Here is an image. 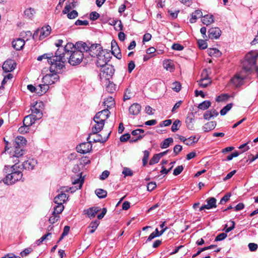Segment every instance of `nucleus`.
I'll return each instance as SVG.
<instances>
[{
	"instance_id": "obj_1",
	"label": "nucleus",
	"mask_w": 258,
	"mask_h": 258,
	"mask_svg": "<svg viewBox=\"0 0 258 258\" xmlns=\"http://www.w3.org/2000/svg\"><path fill=\"white\" fill-rule=\"evenodd\" d=\"M62 39L58 40L55 43L56 47H58L53 55L52 52L44 53L39 56L37 59L38 61H42L43 59H46L48 63L51 64V70H54L57 69L56 71L59 70L62 67H64V46Z\"/></svg>"
},
{
	"instance_id": "obj_2",
	"label": "nucleus",
	"mask_w": 258,
	"mask_h": 258,
	"mask_svg": "<svg viewBox=\"0 0 258 258\" xmlns=\"http://www.w3.org/2000/svg\"><path fill=\"white\" fill-rule=\"evenodd\" d=\"M83 43L79 41L75 44L72 43H68L66 44V54L69 56V62L72 66H76L80 64L83 60L85 50H83L79 47L78 44Z\"/></svg>"
},
{
	"instance_id": "obj_3",
	"label": "nucleus",
	"mask_w": 258,
	"mask_h": 258,
	"mask_svg": "<svg viewBox=\"0 0 258 258\" xmlns=\"http://www.w3.org/2000/svg\"><path fill=\"white\" fill-rule=\"evenodd\" d=\"M26 140L23 137H18L13 143V146L11 147L9 154L11 158H19L24 154L23 149L26 145Z\"/></svg>"
},
{
	"instance_id": "obj_4",
	"label": "nucleus",
	"mask_w": 258,
	"mask_h": 258,
	"mask_svg": "<svg viewBox=\"0 0 258 258\" xmlns=\"http://www.w3.org/2000/svg\"><path fill=\"white\" fill-rule=\"evenodd\" d=\"M258 54L253 53H248L245 57L244 60L242 62V70L240 71L241 73L246 74L247 76L252 71V69L255 64Z\"/></svg>"
},
{
	"instance_id": "obj_5",
	"label": "nucleus",
	"mask_w": 258,
	"mask_h": 258,
	"mask_svg": "<svg viewBox=\"0 0 258 258\" xmlns=\"http://www.w3.org/2000/svg\"><path fill=\"white\" fill-rule=\"evenodd\" d=\"M80 164L75 165L72 169L73 172L75 173H78L77 175V177L76 178H74L72 180V184L74 185V186L72 187H66V192L70 191L71 193L74 192L78 189H81L82 185L84 182V179L82 177V173L80 172L81 170V168L80 167Z\"/></svg>"
},
{
	"instance_id": "obj_6",
	"label": "nucleus",
	"mask_w": 258,
	"mask_h": 258,
	"mask_svg": "<svg viewBox=\"0 0 258 258\" xmlns=\"http://www.w3.org/2000/svg\"><path fill=\"white\" fill-rule=\"evenodd\" d=\"M16 164L11 167V173L8 174L6 177L4 178L3 182L5 184L7 185H11L19 180H21L22 181H23L22 178L23 174L22 172L20 171H16Z\"/></svg>"
},
{
	"instance_id": "obj_7",
	"label": "nucleus",
	"mask_w": 258,
	"mask_h": 258,
	"mask_svg": "<svg viewBox=\"0 0 258 258\" xmlns=\"http://www.w3.org/2000/svg\"><path fill=\"white\" fill-rule=\"evenodd\" d=\"M79 48L83 50H85V52H88L89 55L92 57H96L98 54L100 53L101 51H103L101 46L99 44H93L90 46L87 44L86 42H83L78 44Z\"/></svg>"
},
{
	"instance_id": "obj_8",
	"label": "nucleus",
	"mask_w": 258,
	"mask_h": 258,
	"mask_svg": "<svg viewBox=\"0 0 258 258\" xmlns=\"http://www.w3.org/2000/svg\"><path fill=\"white\" fill-rule=\"evenodd\" d=\"M48 64L51 66L50 63ZM63 68V67H62L59 70L57 71V69H54V70H51V66H50L49 73L46 74L43 76L42 78V82L43 83H46L49 86L57 82L59 80V76L57 74L62 72Z\"/></svg>"
},
{
	"instance_id": "obj_9",
	"label": "nucleus",
	"mask_w": 258,
	"mask_h": 258,
	"mask_svg": "<svg viewBox=\"0 0 258 258\" xmlns=\"http://www.w3.org/2000/svg\"><path fill=\"white\" fill-rule=\"evenodd\" d=\"M54 202L57 205L54 208L53 215H58L62 212L64 207L63 204L64 203V194H60L56 196L54 199Z\"/></svg>"
},
{
	"instance_id": "obj_10",
	"label": "nucleus",
	"mask_w": 258,
	"mask_h": 258,
	"mask_svg": "<svg viewBox=\"0 0 258 258\" xmlns=\"http://www.w3.org/2000/svg\"><path fill=\"white\" fill-rule=\"evenodd\" d=\"M96 65L98 67H102L107 64L111 58L110 54L106 50L101 51L96 56Z\"/></svg>"
},
{
	"instance_id": "obj_11",
	"label": "nucleus",
	"mask_w": 258,
	"mask_h": 258,
	"mask_svg": "<svg viewBox=\"0 0 258 258\" xmlns=\"http://www.w3.org/2000/svg\"><path fill=\"white\" fill-rule=\"evenodd\" d=\"M51 27L47 25L46 26L43 27L41 29H38L33 34V38L35 39L39 33V39L42 40L48 36L51 32Z\"/></svg>"
},
{
	"instance_id": "obj_12",
	"label": "nucleus",
	"mask_w": 258,
	"mask_h": 258,
	"mask_svg": "<svg viewBox=\"0 0 258 258\" xmlns=\"http://www.w3.org/2000/svg\"><path fill=\"white\" fill-rule=\"evenodd\" d=\"M41 103L35 102V103L31 106V113L33 117L35 118V119L39 120L42 117V112L41 108Z\"/></svg>"
},
{
	"instance_id": "obj_13",
	"label": "nucleus",
	"mask_w": 258,
	"mask_h": 258,
	"mask_svg": "<svg viewBox=\"0 0 258 258\" xmlns=\"http://www.w3.org/2000/svg\"><path fill=\"white\" fill-rule=\"evenodd\" d=\"M110 134V132L108 133L106 136L102 137L100 134H99L98 133H93L92 132V133L89 135L87 140H88L89 139H90L91 140V141L94 143H104L108 140Z\"/></svg>"
},
{
	"instance_id": "obj_14",
	"label": "nucleus",
	"mask_w": 258,
	"mask_h": 258,
	"mask_svg": "<svg viewBox=\"0 0 258 258\" xmlns=\"http://www.w3.org/2000/svg\"><path fill=\"white\" fill-rule=\"evenodd\" d=\"M101 68L102 75L106 79L109 80L114 74V69L112 66L106 64Z\"/></svg>"
},
{
	"instance_id": "obj_15",
	"label": "nucleus",
	"mask_w": 258,
	"mask_h": 258,
	"mask_svg": "<svg viewBox=\"0 0 258 258\" xmlns=\"http://www.w3.org/2000/svg\"><path fill=\"white\" fill-rule=\"evenodd\" d=\"M246 77V74H244L239 72L231 79V82L235 87H237L243 84V80Z\"/></svg>"
},
{
	"instance_id": "obj_16",
	"label": "nucleus",
	"mask_w": 258,
	"mask_h": 258,
	"mask_svg": "<svg viewBox=\"0 0 258 258\" xmlns=\"http://www.w3.org/2000/svg\"><path fill=\"white\" fill-rule=\"evenodd\" d=\"M91 141L88 142H84L80 144L76 147L78 152L82 154H86L89 152L92 149Z\"/></svg>"
},
{
	"instance_id": "obj_17",
	"label": "nucleus",
	"mask_w": 258,
	"mask_h": 258,
	"mask_svg": "<svg viewBox=\"0 0 258 258\" xmlns=\"http://www.w3.org/2000/svg\"><path fill=\"white\" fill-rule=\"evenodd\" d=\"M15 67L16 63L13 59L7 60L3 65V69L6 73L12 72L15 69Z\"/></svg>"
},
{
	"instance_id": "obj_18",
	"label": "nucleus",
	"mask_w": 258,
	"mask_h": 258,
	"mask_svg": "<svg viewBox=\"0 0 258 258\" xmlns=\"http://www.w3.org/2000/svg\"><path fill=\"white\" fill-rule=\"evenodd\" d=\"M94 124H92V132L93 133H98L102 130L105 122L97 120L95 117H94Z\"/></svg>"
},
{
	"instance_id": "obj_19",
	"label": "nucleus",
	"mask_w": 258,
	"mask_h": 258,
	"mask_svg": "<svg viewBox=\"0 0 258 258\" xmlns=\"http://www.w3.org/2000/svg\"><path fill=\"white\" fill-rule=\"evenodd\" d=\"M110 112L107 109H104L101 111L98 112L94 116L96 119H98L104 122L109 116Z\"/></svg>"
},
{
	"instance_id": "obj_20",
	"label": "nucleus",
	"mask_w": 258,
	"mask_h": 258,
	"mask_svg": "<svg viewBox=\"0 0 258 258\" xmlns=\"http://www.w3.org/2000/svg\"><path fill=\"white\" fill-rule=\"evenodd\" d=\"M101 209L98 207H94L90 208L86 210H84L85 214L87 215V216L90 218L95 217L96 214L100 211Z\"/></svg>"
},
{
	"instance_id": "obj_21",
	"label": "nucleus",
	"mask_w": 258,
	"mask_h": 258,
	"mask_svg": "<svg viewBox=\"0 0 258 258\" xmlns=\"http://www.w3.org/2000/svg\"><path fill=\"white\" fill-rule=\"evenodd\" d=\"M141 110V106L135 103L132 104L128 109L129 113L133 115H137L139 114Z\"/></svg>"
},
{
	"instance_id": "obj_22",
	"label": "nucleus",
	"mask_w": 258,
	"mask_h": 258,
	"mask_svg": "<svg viewBox=\"0 0 258 258\" xmlns=\"http://www.w3.org/2000/svg\"><path fill=\"white\" fill-rule=\"evenodd\" d=\"M221 30L218 28H212L209 30V37L212 39H217L221 35Z\"/></svg>"
},
{
	"instance_id": "obj_23",
	"label": "nucleus",
	"mask_w": 258,
	"mask_h": 258,
	"mask_svg": "<svg viewBox=\"0 0 258 258\" xmlns=\"http://www.w3.org/2000/svg\"><path fill=\"white\" fill-rule=\"evenodd\" d=\"M25 45V41L23 39L17 38L12 41L13 47L17 50L22 49Z\"/></svg>"
},
{
	"instance_id": "obj_24",
	"label": "nucleus",
	"mask_w": 258,
	"mask_h": 258,
	"mask_svg": "<svg viewBox=\"0 0 258 258\" xmlns=\"http://www.w3.org/2000/svg\"><path fill=\"white\" fill-rule=\"evenodd\" d=\"M144 133V131L142 129H137L135 130L132 132V135L134 136H137V138L134 139L132 138L130 142H136L138 141V140H141L143 137L144 135H141V134H143Z\"/></svg>"
},
{
	"instance_id": "obj_25",
	"label": "nucleus",
	"mask_w": 258,
	"mask_h": 258,
	"mask_svg": "<svg viewBox=\"0 0 258 258\" xmlns=\"http://www.w3.org/2000/svg\"><path fill=\"white\" fill-rule=\"evenodd\" d=\"M37 161L33 159H29L24 162L23 164V167L28 170H32L37 164Z\"/></svg>"
},
{
	"instance_id": "obj_26",
	"label": "nucleus",
	"mask_w": 258,
	"mask_h": 258,
	"mask_svg": "<svg viewBox=\"0 0 258 258\" xmlns=\"http://www.w3.org/2000/svg\"><path fill=\"white\" fill-rule=\"evenodd\" d=\"M111 50L112 53L114 56H115L118 59L121 58V54L119 52V48L115 41H112L111 42Z\"/></svg>"
},
{
	"instance_id": "obj_27",
	"label": "nucleus",
	"mask_w": 258,
	"mask_h": 258,
	"mask_svg": "<svg viewBox=\"0 0 258 258\" xmlns=\"http://www.w3.org/2000/svg\"><path fill=\"white\" fill-rule=\"evenodd\" d=\"M103 104L106 109H110L114 106L115 101L112 97L109 96L104 99Z\"/></svg>"
},
{
	"instance_id": "obj_28",
	"label": "nucleus",
	"mask_w": 258,
	"mask_h": 258,
	"mask_svg": "<svg viewBox=\"0 0 258 258\" xmlns=\"http://www.w3.org/2000/svg\"><path fill=\"white\" fill-rule=\"evenodd\" d=\"M163 65L164 68L168 71L172 72L174 70L173 61L171 60L167 59L164 60Z\"/></svg>"
},
{
	"instance_id": "obj_29",
	"label": "nucleus",
	"mask_w": 258,
	"mask_h": 258,
	"mask_svg": "<svg viewBox=\"0 0 258 258\" xmlns=\"http://www.w3.org/2000/svg\"><path fill=\"white\" fill-rule=\"evenodd\" d=\"M36 120H37V119H35V118L33 117L32 115L29 114L24 117L23 119V124L30 126L34 123Z\"/></svg>"
},
{
	"instance_id": "obj_30",
	"label": "nucleus",
	"mask_w": 258,
	"mask_h": 258,
	"mask_svg": "<svg viewBox=\"0 0 258 258\" xmlns=\"http://www.w3.org/2000/svg\"><path fill=\"white\" fill-rule=\"evenodd\" d=\"M200 139L199 136H191L187 139H184L183 142L186 145H192V144L196 143L198 142Z\"/></svg>"
},
{
	"instance_id": "obj_31",
	"label": "nucleus",
	"mask_w": 258,
	"mask_h": 258,
	"mask_svg": "<svg viewBox=\"0 0 258 258\" xmlns=\"http://www.w3.org/2000/svg\"><path fill=\"white\" fill-rule=\"evenodd\" d=\"M203 15V13L200 10H196L191 14V18L189 21L191 23L196 22L198 18H201Z\"/></svg>"
},
{
	"instance_id": "obj_32",
	"label": "nucleus",
	"mask_w": 258,
	"mask_h": 258,
	"mask_svg": "<svg viewBox=\"0 0 258 258\" xmlns=\"http://www.w3.org/2000/svg\"><path fill=\"white\" fill-rule=\"evenodd\" d=\"M38 88L39 89L38 92H37V94H39V95H42L47 92L49 87V85L46 83H43V84H40L38 85Z\"/></svg>"
},
{
	"instance_id": "obj_33",
	"label": "nucleus",
	"mask_w": 258,
	"mask_h": 258,
	"mask_svg": "<svg viewBox=\"0 0 258 258\" xmlns=\"http://www.w3.org/2000/svg\"><path fill=\"white\" fill-rule=\"evenodd\" d=\"M208 54L211 56L219 57L221 56V52L217 48H211L207 50Z\"/></svg>"
},
{
	"instance_id": "obj_34",
	"label": "nucleus",
	"mask_w": 258,
	"mask_h": 258,
	"mask_svg": "<svg viewBox=\"0 0 258 258\" xmlns=\"http://www.w3.org/2000/svg\"><path fill=\"white\" fill-rule=\"evenodd\" d=\"M216 125L215 121H210L205 124L203 126L204 132H208L215 128Z\"/></svg>"
},
{
	"instance_id": "obj_35",
	"label": "nucleus",
	"mask_w": 258,
	"mask_h": 258,
	"mask_svg": "<svg viewBox=\"0 0 258 258\" xmlns=\"http://www.w3.org/2000/svg\"><path fill=\"white\" fill-rule=\"evenodd\" d=\"M202 21L204 24L208 25L214 22L213 16L209 15H205L202 18Z\"/></svg>"
},
{
	"instance_id": "obj_36",
	"label": "nucleus",
	"mask_w": 258,
	"mask_h": 258,
	"mask_svg": "<svg viewBox=\"0 0 258 258\" xmlns=\"http://www.w3.org/2000/svg\"><path fill=\"white\" fill-rule=\"evenodd\" d=\"M35 14V10L31 8L27 9L24 11L25 17L29 19H32L34 17Z\"/></svg>"
},
{
	"instance_id": "obj_37",
	"label": "nucleus",
	"mask_w": 258,
	"mask_h": 258,
	"mask_svg": "<svg viewBox=\"0 0 258 258\" xmlns=\"http://www.w3.org/2000/svg\"><path fill=\"white\" fill-rule=\"evenodd\" d=\"M207 204L206 205L208 209L216 207V199L215 198H210L207 200Z\"/></svg>"
},
{
	"instance_id": "obj_38",
	"label": "nucleus",
	"mask_w": 258,
	"mask_h": 258,
	"mask_svg": "<svg viewBox=\"0 0 258 258\" xmlns=\"http://www.w3.org/2000/svg\"><path fill=\"white\" fill-rule=\"evenodd\" d=\"M99 224V222L97 220H96L94 222H92L88 227L89 233H93L95 231V230L98 226Z\"/></svg>"
},
{
	"instance_id": "obj_39",
	"label": "nucleus",
	"mask_w": 258,
	"mask_h": 258,
	"mask_svg": "<svg viewBox=\"0 0 258 258\" xmlns=\"http://www.w3.org/2000/svg\"><path fill=\"white\" fill-rule=\"evenodd\" d=\"M173 142V139L172 138H168L164 140L161 144L160 147L162 149L168 148L170 144Z\"/></svg>"
},
{
	"instance_id": "obj_40",
	"label": "nucleus",
	"mask_w": 258,
	"mask_h": 258,
	"mask_svg": "<svg viewBox=\"0 0 258 258\" xmlns=\"http://www.w3.org/2000/svg\"><path fill=\"white\" fill-rule=\"evenodd\" d=\"M106 90L108 92L112 93L116 90V86L113 82L108 81L106 87Z\"/></svg>"
},
{
	"instance_id": "obj_41",
	"label": "nucleus",
	"mask_w": 258,
	"mask_h": 258,
	"mask_svg": "<svg viewBox=\"0 0 258 258\" xmlns=\"http://www.w3.org/2000/svg\"><path fill=\"white\" fill-rule=\"evenodd\" d=\"M96 195L99 198H104L107 196V191L103 189L99 188L95 191Z\"/></svg>"
},
{
	"instance_id": "obj_42",
	"label": "nucleus",
	"mask_w": 258,
	"mask_h": 258,
	"mask_svg": "<svg viewBox=\"0 0 258 258\" xmlns=\"http://www.w3.org/2000/svg\"><path fill=\"white\" fill-rule=\"evenodd\" d=\"M76 6L75 2L74 0H69L66 5V14L69 12L72 8Z\"/></svg>"
},
{
	"instance_id": "obj_43",
	"label": "nucleus",
	"mask_w": 258,
	"mask_h": 258,
	"mask_svg": "<svg viewBox=\"0 0 258 258\" xmlns=\"http://www.w3.org/2000/svg\"><path fill=\"white\" fill-rule=\"evenodd\" d=\"M211 104L210 101H204L199 105L198 108L202 110H206L211 106Z\"/></svg>"
},
{
	"instance_id": "obj_44",
	"label": "nucleus",
	"mask_w": 258,
	"mask_h": 258,
	"mask_svg": "<svg viewBox=\"0 0 258 258\" xmlns=\"http://www.w3.org/2000/svg\"><path fill=\"white\" fill-rule=\"evenodd\" d=\"M91 163L90 160L88 157H83L79 160V164L82 167Z\"/></svg>"
},
{
	"instance_id": "obj_45",
	"label": "nucleus",
	"mask_w": 258,
	"mask_h": 258,
	"mask_svg": "<svg viewBox=\"0 0 258 258\" xmlns=\"http://www.w3.org/2000/svg\"><path fill=\"white\" fill-rule=\"evenodd\" d=\"M211 83V80H205L200 79L198 81L199 85L200 87L202 88L207 87L209 84Z\"/></svg>"
},
{
	"instance_id": "obj_46",
	"label": "nucleus",
	"mask_w": 258,
	"mask_h": 258,
	"mask_svg": "<svg viewBox=\"0 0 258 258\" xmlns=\"http://www.w3.org/2000/svg\"><path fill=\"white\" fill-rule=\"evenodd\" d=\"M232 104L230 103L224 107L220 111V114L221 115H225L227 112L229 111L232 108Z\"/></svg>"
},
{
	"instance_id": "obj_47",
	"label": "nucleus",
	"mask_w": 258,
	"mask_h": 258,
	"mask_svg": "<svg viewBox=\"0 0 258 258\" xmlns=\"http://www.w3.org/2000/svg\"><path fill=\"white\" fill-rule=\"evenodd\" d=\"M180 121L178 119H176L173 122L171 126V131L173 132H175L178 130L179 126H180Z\"/></svg>"
},
{
	"instance_id": "obj_48",
	"label": "nucleus",
	"mask_w": 258,
	"mask_h": 258,
	"mask_svg": "<svg viewBox=\"0 0 258 258\" xmlns=\"http://www.w3.org/2000/svg\"><path fill=\"white\" fill-rule=\"evenodd\" d=\"M172 89L176 92H178L181 89V85L178 82H174L172 84Z\"/></svg>"
},
{
	"instance_id": "obj_49",
	"label": "nucleus",
	"mask_w": 258,
	"mask_h": 258,
	"mask_svg": "<svg viewBox=\"0 0 258 258\" xmlns=\"http://www.w3.org/2000/svg\"><path fill=\"white\" fill-rule=\"evenodd\" d=\"M160 156L158 154H155L154 156L149 161L150 165H153L158 163L160 160Z\"/></svg>"
},
{
	"instance_id": "obj_50",
	"label": "nucleus",
	"mask_w": 258,
	"mask_h": 258,
	"mask_svg": "<svg viewBox=\"0 0 258 258\" xmlns=\"http://www.w3.org/2000/svg\"><path fill=\"white\" fill-rule=\"evenodd\" d=\"M228 98H229V96L227 94H223L218 96L216 98V100L217 102H222V101L227 100Z\"/></svg>"
},
{
	"instance_id": "obj_51",
	"label": "nucleus",
	"mask_w": 258,
	"mask_h": 258,
	"mask_svg": "<svg viewBox=\"0 0 258 258\" xmlns=\"http://www.w3.org/2000/svg\"><path fill=\"white\" fill-rule=\"evenodd\" d=\"M149 157V152L147 150L144 151V157L142 159L143 166H145L147 164V163L148 162Z\"/></svg>"
},
{
	"instance_id": "obj_52",
	"label": "nucleus",
	"mask_w": 258,
	"mask_h": 258,
	"mask_svg": "<svg viewBox=\"0 0 258 258\" xmlns=\"http://www.w3.org/2000/svg\"><path fill=\"white\" fill-rule=\"evenodd\" d=\"M30 126L24 125L20 127L18 129V132L21 134L27 133L29 132Z\"/></svg>"
},
{
	"instance_id": "obj_53",
	"label": "nucleus",
	"mask_w": 258,
	"mask_h": 258,
	"mask_svg": "<svg viewBox=\"0 0 258 258\" xmlns=\"http://www.w3.org/2000/svg\"><path fill=\"white\" fill-rule=\"evenodd\" d=\"M78 16V12L75 10H73L67 14V17L70 19H73L76 18Z\"/></svg>"
},
{
	"instance_id": "obj_54",
	"label": "nucleus",
	"mask_w": 258,
	"mask_h": 258,
	"mask_svg": "<svg viewBox=\"0 0 258 258\" xmlns=\"http://www.w3.org/2000/svg\"><path fill=\"white\" fill-rule=\"evenodd\" d=\"M33 251V249L31 247L25 248L23 251L21 252L20 254L22 257L27 256Z\"/></svg>"
},
{
	"instance_id": "obj_55",
	"label": "nucleus",
	"mask_w": 258,
	"mask_h": 258,
	"mask_svg": "<svg viewBox=\"0 0 258 258\" xmlns=\"http://www.w3.org/2000/svg\"><path fill=\"white\" fill-rule=\"evenodd\" d=\"M205 80H210V78L209 77L208 71L207 69H205L203 71V72L201 74V79Z\"/></svg>"
},
{
	"instance_id": "obj_56",
	"label": "nucleus",
	"mask_w": 258,
	"mask_h": 258,
	"mask_svg": "<svg viewBox=\"0 0 258 258\" xmlns=\"http://www.w3.org/2000/svg\"><path fill=\"white\" fill-rule=\"evenodd\" d=\"M122 174H124L125 176H132L133 174V173L132 171L130 168L125 167L123 169Z\"/></svg>"
},
{
	"instance_id": "obj_57",
	"label": "nucleus",
	"mask_w": 258,
	"mask_h": 258,
	"mask_svg": "<svg viewBox=\"0 0 258 258\" xmlns=\"http://www.w3.org/2000/svg\"><path fill=\"white\" fill-rule=\"evenodd\" d=\"M183 167L182 166H178L173 171V175H179L183 170Z\"/></svg>"
},
{
	"instance_id": "obj_58",
	"label": "nucleus",
	"mask_w": 258,
	"mask_h": 258,
	"mask_svg": "<svg viewBox=\"0 0 258 258\" xmlns=\"http://www.w3.org/2000/svg\"><path fill=\"white\" fill-rule=\"evenodd\" d=\"M227 237V234L225 233H222L217 235L215 239V241H221Z\"/></svg>"
},
{
	"instance_id": "obj_59",
	"label": "nucleus",
	"mask_w": 258,
	"mask_h": 258,
	"mask_svg": "<svg viewBox=\"0 0 258 258\" xmlns=\"http://www.w3.org/2000/svg\"><path fill=\"white\" fill-rule=\"evenodd\" d=\"M230 197V194H226L221 199L220 203L221 204H224L226 202H227L229 200Z\"/></svg>"
},
{
	"instance_id": "obj_60",
	"label": "nucleus",
	"mask_w": 258,
	"mask_h": 258,
	"mask_svg": "<svg viewBox=\"0 0 258 258\" xmlns=\"http://www.w3.org/2000/svg\"><path fill=\"white\" fill-rule=\"evenodd\" d=\"M198 45L200 48L205 49L207 47V44L206 41L200 40L198 41Z\"/></svg>"
},
{
	"instance_id": "obj_61",
	"label": "nucleus",
	"mask_w": 258,
	"mask_h": 258,
	"mask_svg": "<svg viewBox=\"0 0 258 258\" xmlns=\"http://www.w3.org/2000/svg\"><path fill=\"white\" fill-rule=\"evenodd\" d=\"M89 24V22L87 20H78L75 22V25L77 26H82V25H88Z\"/></svg>"
},
{
	"instance_id": "obj_62",
	"label": "nucleus",
	"mask_w": 258,
	"mask_h": 258,
	"mask_svg": "<svg viewBox=\"0 0 258 258\" xmlns=\"http://www.w3.org/2000/svg\"><path fill=\"white\" fill-rule=\"evenodd\" d=\"M99 17V14L96 12H92L90 14V18L92 20H96Z\"/></svg>"
},
{
	"instance_id": "obj_63",
	"label": "nucleus",
	"mask_w": 258,
	"mask_h": 258,
	"mask_svg": "<svg viewBox=\"0 0 258 258\" xmlns=\"http://www.w3.org/2000/svg\"><path fill=\"white\" fill-rule=\"evenodd\" d=\"M248 248H249V250L251 251H255L257 249V247H258L257 244L256 243H250L248 244Z\"/></svg>"
},
{
	"instance_id": "obj_64",
	"label": "nucleus",
	"mask_w": 258,
	"mask_h": 258,
	"mask_svg": "<svg viewBox=\"0 0 258 258\" xmlns=\"http://www.w3.org/2000/svg\"><path fill=\"white\" fill-rule=\"evenodd\" d=\"M135 68V64L133 61H131L128 63L127 70L128 73H131Z\"/></svg>"
}]
</instances>
